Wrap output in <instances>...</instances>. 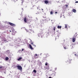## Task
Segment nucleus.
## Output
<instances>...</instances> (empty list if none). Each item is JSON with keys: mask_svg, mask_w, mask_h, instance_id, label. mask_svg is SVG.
I'll return each instance as SVG.
<instances>
[{"mask_svg": "<svg viewBox=\"0 0 78 78\" xmlns=\"http://www.w3.org/2000/svg\"><path fill=\"white\" fill-rule=\"evenodd\" d=\"M33 72H34V73H36L37 72L36 70H34Z\"/></svg>", "mask_w": 78, "mask_h": 78, "instance_id": "obj_16", "label": "nucleus"}, {"mask_svg": "<svg viewBox=\"0 0 78 78\" xmlns=\"http://www.w3.org/2000/svg\"><path fill=\"white\" fill-rule=\"evenodd\" d=\"M73 11L74 12H76V10L75 9H73Z\"/></svg>", "mask_w": 78, "mask_h": 78, "instance_id": "obj_10", "label": "nucleus"}, {"mask_svg": "<svg viewBox=\"0 0 78 78\" xmlns=\"http://www.w3.org/2000/svg\"><path fill=\"white\" fill-rule=\"evenodd\" d=\"M57 13H58V12H55V14H57Z\"/></svg>", "mask_w": 78, "mask_h": 78, "instance_id": "obj_25", "label": "nucleus"}, {"mask_svg": "<svg viewBox=\"0 0 78 78\" xmlns=\"http://www.w3.org/2000/svg\"><path fill=\"white\" fill-rule=\"evenodd\" d=\"M31 42V40H30Z\"/></svg>", "mask_w": 78, "mask_h": 78, "instance_id": "obj_33", "label": "nucleus"}, {"mask_svg": "<svg viewBox=\"0 0 78 78\" xmlns=\"http://www.w3.org/2000/svg\"><path fill=\"white\" fill-rule=\"evenodd\" d=\"M42 10H43V9H42Z\"/></svg>", "mask_w": 78, "mask_h": 78, "instance_id": "obj_34", "label": "nucleus"}, {"mask_svg": "<svg viewBox=\"0 0 78 78\" xmlns=\"http://www.w3.org/2000/svg\"><path fill=\"white\" fill-rule=\"evenodd\" d=\"M54 31H55V27L54 28Z\"/></svg>", "mask_w": 78, "mask_h": 78, "instance_id": "obj_22", "label": "nucleus"}, {"mask_svg": "<svg viewBox=\"0 0 78 78\" xmlns=\"http://www.w3.org/2000/svg\"><path fill=\"white\" fill-rule=\"evenodd\" d=\"M17 68L19 70H22V67L21 66L18 65L17 66Z\"/></svg>", "mask_w": 78, "mask_h": 78, "instance_id": "obj_2", "label": "nucleus"}, {"mask_svg": "<svg viewBox=\"0 0 78 78\" xmlns=\"http://www.w3.org/2000/svg\"><path fill=\"white\" fill-rule=\"evenodd\" d=\"M33 46H34V47H36V45L34 44H33Z\"/></svg>", "mask_w": 78, "mask_h": 78, "instance_id": "obj_21", "label": "nucleus"}, {"mask_svg": "<svg viewBox=\"0 0 78 78\" xmlns=\"http://www.w3.org/2000/svg\"><path fill=\"white\" fill-rule=\"evenodd\" d=\"M24 19V21H25V22H27V18L26 17H25Z\"/></svg>", "mask_w": 78, "mask_h": 78, "instance_id": "obj_11", "label": "nucleus"}, {"mask_svg": "<svg viewBox=\"0 0 78 78\" xmlns=\"http://www.w3.org/2000/svg\"><path fill=\"white\" fill-rule=\"evenodd\" d=\"M77 59H78V58H77Z\"/></svg>", "mask_w": 78, "mask_h": 78, "instance_id": "obj_35", "label": "nucleus"}, {"mask_svg": "<svg viewBox=\"0 0 78 78\" xmlns=\"http://www.w3.org/2000/svg\"><path fill=\"white\" fill-rule=\"evenodd\" d=\"M2 41L3 42H7V40L5 38L3 39Z\"/></svg>", "mask_w": 78, "mask_h": 78, "instance_id": "obj_5", "label": "nucleus"}, {"mask_svg": "<svg viewBox=\"0 0 78 78\" xmlns=\"http://www.w3.org/2000/svg\"><path fill=\"white\" fill-rule=\"evenodd\" d=\"M9 25H10L11 26H12V27H15L16 25L14 24H13L9 22Z\"/></svg>", "mask_w": 78, "mask_h": 78, "instance_id": "obj_3", "label": "nucleus"}, {"mask_svg": "<svg viewBox=\"0 0 78 78\" xmlns=\"http://www.w3.org/2000/svg\"><path fill=\"white\" fill-rule=\"evenodd\" d=\"M22 59V57H20L19 58H18L17 59L18 61H20V60H21Z\"/></svg>", "mask_w": 78, "mask_h": 78, "instance_id": "obj_9", "label": "nucleus"}, {"mask_svg": "<svg viewBox=\"0 0 78 78\" xmlns=\"http://www.w3.org/2000/svg\"><path fill=\"white\" fill-rule=\"evenodd\" d=\"M31 44L32 45H33V43H31Z\"/></svg>", "mask_w": 78, "mask_h": 78, "instance_id": "obj_24", "label": "nucleus"}, {"mask_svg": "<svg viewBox=\"0 0 78 78\" xmlns=\"http://www.w3.org/2000/svg\"><path fill=\"white\" fill-rule=\"evenodd\" d=\"M65 28H67V24H65Z\"/></svg>", "mask_w": 78, "mask_h": 78, "instance_id": "obj_14", "label": "nucleus"}, {"mask_svg": "<svg viewBox=\"0 0 78 78\" xmlns=\"http://www.w3.org/2000/svg\"><path fill=\"white\" fill-rule=\"evenodd\" d=\"M75 56H76V54H75Z\"/></svg>", "mask_w": 78, "mask_h": 78, "instance_id": "obj_31", "label": "nucleus"}, {"mask_svg": "<svg viewBox=\"0 0 78 78\" xmlns=\"http://www.w3.org/2000/svg\"><path fill=\"white\" fill-rule=\"evenodd\" d=\"M9 31H10V32H11V30H10Z\"/></svg>", "mask_w": 78, "mask_h": 78, "instance_id": "obj_28", "label": "nucleus"}, {"mask_svg": "<svg viewBox=\"0 0 78 78\" xmlns=\"http://www.w3.org/2000/svg\"><path fill=\"white\" fill-rule=\"evenodd\" d=\"M22 9L23 10V9L22 8Z\"/></svg>", "mask_w": 78, "mask_h": 78, "instance_id": "obj_29", "label": "nucleus"}, {"mask_svg": "<svg viewBox=\"0 0 78 78\" xmlns=\"http://www.w3.org/2000/svg\"><path fill=\"white\" fill-rule=\"evenodd\" d=\"M62 27H61V26H57V28H58V29H61Z\"/></svg>", "mask_w": 78, "mask_h": 78, "instance_id": "obj_8", "label": "nucleus"}, {"mask_svg": "<svg viewBox=\"0 0 78 78\" xmlns=\"http://www.w3.org/2000/svg\"><path fill=\"white\" fill-rule=\"evenodd\" d=\"M72 40L73 42H75V37H73Z\"/></svg>", "mask_w": 78, "mask_h": 78, "instance_id": "obj_6", "label": "nucleus"}, {"mask_svg": "<svg viewBox=\"0 0 78 78\" xmlns=\"http://www.w3.org/2000/svg\"><path fill=\"white\" fill-rule=\"evenodd\" d=\"M64 49H67V48H66V47H64Z\"/></svg>", "mask_w": 78, "mask_h": 78, "instance_id": "obj_18", "label": "nucleus"}, {"mask_svg": "<svg viewBox=\"0 0 78 78\" xmlns=\"http://www.w3.org/2000/svg\"><path fill=\"white\" fill-rule=\"evenodd\" d=\"M0 77H1V78H2V76H0Z\"/></svg>", "mask_w": 78, "mask_h": 78, "instance_id": "obj_30", "label": "nucleus"}, {"mask_svg": "<svg viewBox=\"0 0 78 78\" xmlns=\"http://www.w3.org/2000/svg\"><path fill=\"white\" fill-rule=\"evenodd\" d=\"M22 3H23V1H22Z\"/></svg>", "mask_w": 78, "mask_h": 78, "instance_id": "obj_32", "label": "nucleus"}, {"mask_svg": "<svg viewBox=\"0 0 78 78\" xmlns=\"http://www.w3.org/2000/svg\"><path fill=\"white\" fill-rule=\"evenodd\" d=\"M9 59V58H8V57H6V58H5V60L6 61H8V60Z\"/></svg>", "mask_w": 78, "mask_h": 78, "instance_id": "obj_13", "label": "nucleus"}, {"mask_svg": "<svg viewBox=\"0 0 78 78\" xmlns=\"http://www.w3.org/2000/svg\"><path fill=\"white\" fill-rule=\"evenodd\" d=\"M49 78H53V77H49Z\"/></svg>", "mask_w": 78, "mask_h": 78, "instance_id": "obj_27", "label": "nucleus"}, {"mask_svg": "<svg viewBox=\"0 0 78 78\" xmlns=\"http://www.w3.org/2000/svg\"><path fill=\"white\" fill-rule=\"evenodd\" d=\"M75 3H78V1H76V2Z\"/></svg>", "mask_w": 78, "mask_h": 78, "instance_id": "obj_26", "label": "nucleus"}, {"mask_svg": "<svg viewBox=\"0 0 78 78\" xmlns=\"http://www.w3.org/2000/svg\"><path fill=\"white\" fill-rule=\"evenodd\" d=\"M44 3H48V1H44Z\"/></svg>", "mask_w": 78, "mask_h": 78, "instance_id": "obj_12", "label": "nucleus"}, {"mask_svg": "<svg viewBox=\"0 0 78 78\" xmlns=\"http://www.w3.org/2000/svg\"><path fill=\"white\" fill-rule=\"evenodd\" d=\"M29 46L30 48V49H31L32 50H33V47H32V46H31V44H29Z\"/></svg>", "mask_w": 78, "mask_h": 78, "instance_id": "obj_7", "label": "nucleus"}, {"mask_svg": "<svg viewBox=\"0 0 78 78\" xmlns=\"http://www.w3.org/2000/svg\"><path fill=\"white\" fill-rule=\"evenodd\" d=\"M35 56H37V54H35Z\"/></svg>", "mask_w": 78, "mask_h": 78, "instance_id": "obj_19", "label": "nucleus"}, {"mask_svg": "<svg viewBox=\"0 0 78 78\" xmlns=\"http://www.w3.org/2000/svg\"><path fill=\"white\" fill-rule=\"evenodd\" d=\"M50 14H53V12L51 11L50 12Z\"/></svg>", "mask_w": 78, "mask_h": 78, "instance_id": "obj_15", "label": "nucleus"}, {"mask_svg": "<svg viewBox=\"0 0 78 78\" xmlns=\"http://www.w3.org/2000/svg\"><path fill=\"white\" fill-rule=\"evenodd\" d=\"M71 61H72V60L69 59L66 62V63L67 64H71V63L72 62Z\"/></svg>", "mask_w": 78, "mask_h": 78, "instance_id": "obj_1", "label": "nucleus"}, {"mask_svg": "<svg viewBox=\"0 0 78 78\" xmlns=\"http://www.w3.org/2000/svg\"><path fill=\"white\" fill-rule=\"evenodd\" d=\"M23 50H24V49H22L21 51H23Z\"/></svg>", "mask_w": 78, "mask_h": 78, "instance_id": "obj_23", "label": "nucleus"}, {"mask_svg": "<svg viewBox=\"0 0 78 78\" xmlns=\"http://www.w3.org/2000/svg\"><path fill=\"white\" fill-rule=\"evenodd\" d=\"M48 64L47 63V62H46L45 64V66H47Z\"/></svg>", "mask_w": 78, "mask_h": 78, "instance_id": "obj_17", "label": "nucleus"}, {"mask_svg": "<svg viewBox=\"0 0 78 78\" xmlns=\"http://www.w3.org/2000/svg\"><path fill=\"white\" fill-rule=\"evenodd\" d=\"M4 67H3V66H1L0 67V69L2 70H4Z\"/></svg>", "mask_w": 78, "mask_h": 78, "instance_id": "obj_4", "label": "nucleus"}, {"mask_svg": "<svg viewBox=\"0 0 78 78\" xmlns=\"http://www.w3.org/2000/svg\"><path fill=\"white\" fill-rule=\"evenodd\" d=\"M66 8H67V7H68V5H66Z\"/></svg>", "mask_w": 78, "mask_h": 78, "instance_id": "obj_20", "label": "nucleus"}]
</instances>
